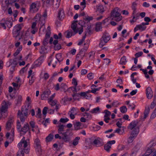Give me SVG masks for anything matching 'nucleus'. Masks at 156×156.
<instances>
[{"instance_id": "1", "label": "nucleus", "mask_w": 156, "mask_h": 156, "mask_svg": "<svg viewBox=\"0 0 156 156\" xmlns=\"http://www.w3.org/2000/svg\"><path fill=\"white\" fill-rule=\"evenodd\" d=\"M28 108L26 106H22L21 111L19 110L17 113L18 117L19 118L21 122H23L28 115Z\"/></svg>"}, {"instance_id": "2", "label": "nucleus", "mask_w": 156, "mask_h": 156, "mask_svg": "<svg viewBox=\"0 0 156 156\" xmlns=\"http://www.w3.org/2000/svg\"><path fill=\"white\" fill-rule=\"evenodd\" d=\"M62 140L65 142H69L71 140V137L73 135L72 130L70 129H67L65 131L62 133Z\"/></svg>"}, {"instance_id": "3", "label": "nucleus", "mask_w": 156, "mask_h": 156, "mask_svg": "<svg viewBox=\"0 0 156 156\" xmlns=\"http://www.w3.org/2000/svg\"><path fill=\"white\" fill-rule=\"evenodd\" d=\"M1 105L2 106L0 109V114L2 117L5 118L7 117L8 115V103L5 101H4Z\"/></svg>"}, {"instance_id": "4", "label": "nucleus", "mask_w": 156, "mask_h": 156, "mask_svg": "<svg viewBox=\"0 0 156 156\" xmlns=\"http://www.w3.org/2000/svg\"><path fill=\"white\" fill-rule=\"evenodd\" d=\"M77 22V20L74 21L71 24V28L75 34L78 32L79 34H81L83 31V26L81 25L80 27L77 28L76 23Z\"/></svg>"}, {"instance_id": "5", "label": "nucleus", "mask_w": 156, "mask_h": 156, "mask_svg": "<svg viewBox=\"0 0 156 156\" xmlns=\"http://www.w3.org/2000/svg\"><path fill=\"white\" fill-rule=\"evenodd\" d=\"M139 132V130L138 128L135 129L132 131L130 136L127 139V142L128 144L131 143L133 141V139L136 136Z\"/></svg>"}, {"instance_id": "6", "label": "nucleus", "mask_w": 156, "mask_h": 156, "mask_svg": "<svg viewBox=\"0 0 156 156\" xmlns=\"http://www.w3.org/2000/svg\"><path fill=\"white\" fill-rule=\"evenodd\" d=\"M29 142L30 140L29 139L25 140V138L24 136L21 139L20 142L18 143V147L19 148H20L22 146V144H23L24 149H26V148L27 147L28 145L30 143Z\"/></svg>"}, {"instance_id": "7", "label": "nucleus", "mask_w": 156, "mask_h": 156, "mask_svg": "<svg viewBox=\"0 0 156 156\" xmlns=\"http://www.w3.org/2000/svg\"><path fill=\"white\" fill-rule=\"evenodd\" d=\"M38 1L32 2L30 5V12L32 13L37 12L39 10V7L37 6L38 3Z\"/></svg>"}, {"instance_id": "8", "label": "nucleus", "mask_w": 156, "mask_h": 156, "mask_svg": "<svg viewBox=\"0 0 156 156\" xmlns=\"http://www.w3.org/2000/svg\"><path fill=\"white\" fill-rule=\"evenodd\" d=\"M139 121L137 120H135L132 121L129 125L127 128L131 130H133L135 129L138 128L139 130V128L138 127H136Z\"/></svg>"}, {"instance_id": "9", "label": "nucleus", "mask_w": 156, "mask_h": 156, "mask_svg": "<svg viewBox=\"0 0 156 156\" xmlns=\"http://www.w3.org/2000/svg\"><path fill=\"white\" fill-rule=\"evenodd\" d=\"M110 37L108 33L105 31L103 34L101 39L105 43H106L110 40Z\"/></svg>"}, {"instance_id": "10", "label": "nucleus", "mask_w": 156, "mask_h": 156, "mask_svg": "<svg viewBox=\"0 0 156 156\" xmlns=\"http://www.w3.org/2000/svg\"><path fill=\"white\" fill-rule=\"evenodd\" d=\"M121 14L119 13V9L118 7H116L112 10L111 13V16L113 18L114 17H118Z\"/></svg>"}, {"instance_id": "11", "label": "nucleus", "mask_w": 156, "mask_h": 156, "mask_svg": "<svg viewBox=\"0 0 156 156\" xmlns=\"http://www.w3.org/2000/svg\"><path fill=\"white\" fill-rule=\"evenodd\" d=\"M146 93L147 98L148 99H151L153 97V92L150 87H148L146 90Z\"/></svg>"}, {"instance_id": "12", "label": "nucleus", "mask_w": 156, "mask_h": 156, "mask_svg": "<svg viewBox=\"0 0 156 156\" xmlns=\"http://www.w3.org/2000/svg\"><path fill=\"white\" fill-rule=\"evenodd\" d=\"M29 151L30 149L28 147H27V149H21L20 150L18 151L17 156H24V153H25L26 154H28Z\"/></svg>"}, {"instance_id": "13", "label": "nucleus", "mask_w": 156, "mask_h": 156, "mask_svg": "<svg viewBox=\"0 0 156 156\" xmlns=\"http://www.w3.org/2000/svg\"><path fill=\"white\" fill-rule=\"evenodd\" d=\"M13 117H10L9 118L8 121L6 123V128L8 130H9L11 128V124L13 122Z\"/></svg>"}, {"instance_id": "14", "label": "nucleus", "mask_w": 156, "mask_h": 156, "mask_svg": "<svg viewBox=\"0 0 156 156\" xmlns=\"http://www.w3.org/2000/svg\"><path fill=\"white\" fill-rule=\"evenodd\" d=\"M146 26L142 25V23L141 24L137 25L136 26V27L134 28V31L135 32L138 30L144 31L146 29Z\"/></svg>"}, {"instance_id": "15", "label": "nucleus", "mask_w": 156, "mask_h": 156, "mask_svg": "<svg viewBox=\"0 0 156 156\" xmlns=\"http://www.w3.org/2000/svg\"><path fill=\"white\" fill-rule=\"evenodd\" d=\"M58 40H55L53 42V44L54 45V49L55 51L61 49V45L58 43Z\"/></svg>"}, {"instance_id": "16", "label": "nucleus", "mask_w": 156, "mask_h": 156, "mask_svg": "<svg viewBox=\"0 0 156 156\" xmlns=\"http://www.w3.org/2000/svg\"><path fill=\"white\" fill-rule=\"evenodd\" d=\"M65 126L63 124H60L58 126V132L60 134H62L63 132H64V129Z\"/></svg>"}, {"instance_id": "17", "label": "nucleus", "mask_w": 156, "mask_h": 156, "mask_svg": "<svg viewBox=\"0 0 156 156\" xmlns=\"http://www.w3.org/2000/svg\"><path fill=\"white\" fill-rule=\"evenodd\" d=\"M104 143L101 142L97 139H95L93 141L92 144L97 147H100L104 145Z\"/></svg>"}, {"instance_id": "18", "label": "nucleus", "mask_w": 156, "mask_h": 156, "mask_svg": "<svg viewBox=\"0 0 156 156\" xmlns=\"http://www.w3.org/2000/svg\"><path fill=\"white\" fill-rule=\"evenodd\" d=\"M29 129V124L26 123L24 124L22 128L20 131L23 132L24 134H25Z\"/></svg>"}, {"instance_id": "19", "label": "nucleus", "mask_w": 156, "mask_h": 156, "mask_svg": "<svg viewBox=\"0 0 156 156\" xmlns=\"http://www.w3.org/2000/svg\"><path fill=\"white\" fill-rule=\"evenodd\" d=\"M4 21L5 22V24L7 26V27L9 28H11L12 25V22L11 21L9 20H5V19H3L1 20V21Z\"/></svg>"}, {"instance_id": "20", "label": "nucleus", "mask_w": 156, "mask_h": 156, "mask_svg": "<svg viewBox=\"0 0 156 156\" xmlns=\"http://www.w3.org/2000/svg\"><path fill=\"white\" fill-rule=\"evenodd\" d=\"M64 14L63 11L62 9H59V10L58 17L59 20H61L64 18Z\"/></svg>"}, {"instance_id": "21", "label": "nucleus", "mask_w": 156, "mask_h": 156, "mask_svg": "<svg viewBox=\"0 0 156 156\" xmlns=\"http://www.w3.org/2000/svg\"><path fill=\"white\" fill-rule=\"evenodd\" d=\"M96 7L97 11H98L100 13H103L105 11L104 8L102 5H97Z\"/></svg>"}, {"instance_id": "22", "label": "nucleus", "mask_w": 156, "mask_h": 156, "mask_svg": "<svg viewBox=\"0 0 156 156\" xmlns=\"http://www.w3.org/2000/svg\"><path fill=\"white\" fill-rule=\"evenodd\" d=\"M150 111V108L149 107H148L147 108H146L144 112V116L143 118V120H144L148 116V114Z\"/></svg>"}, {"instance_id": "23", "label": "nucleus", "mask_w": 156, "mask_h": 156, "mask_svg": "<svg viewBox=\"0 0 156 156\" xmlns=\"http://www.w3.org/2000/svg\"><path fill=\"white\" fill-rule=\"evenodd\" d=\"M150 111V108L149 107H148L147 108H146L144 112V116L143 118V120H144L148 116V114Z\"/></svg>"}, {"instance_id": "24", "label": "nucleus", "mask_w": 156, "mask_h": 156, "mask_svg": "<svg viewBox=\"0 0 156 156\" xmlns=\"http://www.w3.org/2000/svg\"><path fill=\"white\" fill-rule=\"evenodd\" d=\"M75 130H77L80 129L82 123L80 122H77L74 124Z\"/></svg>"}, {"instance_id": "25", "label": "nucleus", "mask_w": 156, "mask_h": 156, "mask_svg": "<svg viewBox=\"0 0 156 156\" xmlns=\"http://www.w3.org/2000/svg\"><path fill=\"white\" fill-rule=\"evenodd\" d=\"M51 93V91L49 90H47L43 92L41 95V98H43L44 97H47Z\"/></svg>"}, {"instance_id": "26", "label": "nucleus", "mask_w": 156, "mask_h": 156, "mask_svg": "<svg viewBox=\"0 0 156 156\" xmlns=\"http://www.w3.org/2000/svg\"><path fill=\"white\" fill-rule=\"evenodd\" d=\"M53 138L54 135L50 133L45 138L46 142H48L51 141Z\"/></svg>"}, {"instance_id": "27", "label": "nucleus", "mask_w": 156, "mask_h": 156, "mask_svg": "<svg viewBox=\"0 0 156 156\" xmlns=\"http://www.w3.org/2000/svg\"><path fill=\"white\" fill-rule=\"evenodd\" d=\"M137 3L135 2H133L132 4V5L131 6V8L133 10V12L132 13L133 15H134L136 13V6H137Z\"/></svg>"}, {"instance_id": "28", "label": "nucleus", "mask_w": 156, "mask_h": 156, "mask_svg": "<svg viewBox=\"0 0 156 156\" xmlns=\"http://www.w3.org/2000/svg\"><path fill=\"white\" fill-rule=\"evenodd\" d=\"M67 86L66 83H62L61 85L60 88L61 91H63L65 92L66 91Z\"/></svg>"}, {"instance_id": "29", "label": "nucleus", "mask_w": 156, "mask_h": 156, "mask_svg": "<svg viewBox=\"0 0 156 156\" xmlns=\"http://www.w3.org/2000/svg\"><path fill=\"white\" fill-rule=\"evenodd\" d=\"M102 27L101 26V23L99 22L97 23L96 25L95 30L98 32L101 29Z\"/></svg>"}, {"instance_id": "30", "label": "nucleus", "mask_w": 156, "mask_h": 156, "mask_svg": "<svg viewBox=\"0 0 156 156\" xmlns=\"http://www.w3.org/2000/svg\"><path fill=\"white\" fill-rule=\"evenodd\" d=\"M22 101V97L20 95H19L18 96L17 99H16V105H20L21 102Z\"/></svg>"}, {"instance_id": "31", "label": "nucleus", "mask_w": 156, "mask_h": 156, "mask_svg": "<svg viewBox=\"0 0 156 156\" xmlns=\"http://www.w3.org/2000/svg\"><path fill=\"white\" fill-rule=\"evenodd\" d=\"M126 57L124 56L121 58L119 63L121 65H124L126 64Z\"/></svg>"}, {"instance_id": "32", "label": "nucleus", "mask_w": 156, "mask_h": 156, "mask_svg": "<svg viewBox=\"0 0 156 156\" xmlns=\"http://www.w3.org/2000/svg\"><path fill=\"white\" fill-rule=\"evenodd\" d=\"M78 112V110L77 108L73 107L72 108L71 110L69 111L68 112L69 113H70L76 115Z\"/></svg>"}, {"instance_id": "33", "label": "nucleus", "mask_w": 156, "mask_h": 156, "mask_svg": "<svg viewBox=\"0 0 156 156\" xmlns=\"http://www.w3.org/2000/svg\"><path fill=\"white\" fill-rule=\"evenodd\" d=\"M153 151L151 148L148 147V149L146 152L142 156H148L150 155L152 152Z\"/></svg>"}, {"instance_id": "34", "label": "nucleus", "mask_w": 156, "mask_h": 156, "mask_svg": "<svg viewBox=\"0 0 156 156\" xmlns=\"http://www.w3.org/2000/svg\"><path fill=\"white\" fill-rule=\"evenodd\" d=\"M83 116H86V118L87 119V120H90L92 118V116L89 113H87L85 112L83 113Z\"/></svg>"}, {"instance_id": "35", "label": "nucleus", "mask_w": 156, "mask_h": 156, "mask_svg": "<svg viewBox=\"0 0 156 156\" xmlns=\"http://www.w3.org/2000/svg\"><path fill=\"white\" fill-rule=\"evenodd\" d=\"M36 77L34 75H32L31 77V79L29 80V84L31 85L34 82Z\"/></svg>"}, {"instance_id": "36", "label": "nucleus", "mask_w": 156, "mask_h": 156, "mask_svg": "<svg viewBox=\"0 0 156 156\" xmlns=\"http://www.w3.org/2000/svg\"><path fill=\"white\" fill-rule=\"evenodd\" d=\"M156 145V140H152L151 141L149 144L148 145L149 146L148 147L150 148L154 146H155Z\"/></svg>"}, {"instance_id": "37", "label": "nucleus", "mask_w": 156, "mask_h": 156, "mask_svg": "<svg viewBox=\"0 0 156 156\" xmlns=\"http://www.w3.org/2000/svg\"><path fill=\"white\" fill-rule=\"evenodd\" d=\"M80 137H76L73 141V144L74 146L77 145L78 143V140L80 139Z\"/></svg>"}, {"instance_id": "38", "label": "nucleus", "mask_w": 156, "mask_h": 156, "mask_svg": "<svg viewBox=\"0 0 156 156\" xmlns=\"http://www.w3.org/2000/svg\"><path fill=\"white\" fill-rule=\"evenodd\" d=\"M121 112L122 113H125L127 111V108L125 106H123L121 107L120 108Z\"/></svg>"}, {"instance_id": "39", "label": "nucleus", "mask_w": 156, "mask_h": 156, "mask_svg": "<svg viewBox=\"0 0 156 156\" xmlns=\"http://www.w3.org/2000/svg\"><path fill=\"white\" fill-rule=\"evenodd\" d=\"M100 108L97 107L91 110L90 112L92 113H96L99 112Z\"/></svg>"}, {"instance_id": "40", "label": "nucleus", "mask_w": 156, "mask_h": 156, "mask_svg": "<svg viewBox=\"0 0 156 156\" xmlns=\"http://www.w3.org/2000/svg\"><path fill=\"white\" fill-rule=\"evenodd\" d=\"M62 58V54L61 53H58L56 54V58L58 62H60L62 60H60Z\"/></svg>"}, {"instance_id": "41", "label": "nucleus", "mask_w": 156, "mask_h": 156, "mask_svg": "<svg viewBox=\"0 0 156 156\" xmlns=\"http://www.w3.org/2000/svg\"><path fill=\"white\" fill-rule=\"evenodd\" d=\"M34 143L35 145V147H37L41 146L40 142L38 139H36L34 141Z\"/></svg>"}, {"instance_id": "42", "label": "nucleus", "mask_w": 156, "mask_h": 156, "mask_svg": "<svg viewBox=\"0 0 156 156\" xmlns=\"http://www.w3.org/2000/svg\"><path fill=\"white\" fill-rule=\"evenodd\" d=\"M111 148V145L108 144V143L105 144L104 146V149L107 151L108 152L110 151V149Z\"/></svg>"}, {"instance_id": "43", "label": "nucleus", "mask_w": 156, "mask_h": 156, "mask_svg": "<svg viewBox=\"0 0 156 156\" xmlns=\"http://www.w3.org/2000/svg\"><path fill=\"white\" fill-rule=\"evenodd\" d=\"M9 63L10 64L9 65L8 67H9L12 64L14 65L15 66L17 64V63L16 62V61L15 59L13 60L12 59H10L9 61Z\"/></svg>"}, {"instance_id": "44", "label": "nucleus", "mask_w": 156, "mask_h": 156, "mask_svg": "<svg viewBox=\"0 0 156 156\" xmlns=\"http://www.w3.org/2000/svg\"><path fill=\"white\" fill-rule=\"evenodd\" d=\"M20 33V32L14 29L13 30V34L14 35V37H16L19 35Z\"/></svg>"}, {"instance_id": "45", "label": "nucleus", "mask_w": 156, "mask_h": 156, "mask_svg": "<svg viewBox=\"0 0 156 156\" xmlns=\"http://www.w3.org/2000/svg\"><path fill=\"white\" fill-rule=\"evenodd\" d=\"M86 33L85 34V35L83 36L82 38L80 40V41L79 42L78 44V45H81L84 42L85 40V38H86Z\"/></svg>"}, {"instance_id": "46", "label": "nucleus", "mask_w": 156, "mask_h": 156, "mask_svg": "<svg viewBox=\"0 0 156 156\" xmlns=\"http://www.w3.org/2000/svg\"><path fill=\"white\" fill-rule=\"evenodd\" d=\"M125 146L123 145H119L118 147V149L119 151H121L124 150Z\"/></svg>"}, {"instance_id": "47", "label": "nucleus", "mask_w": 156, "mask_h": 156, "mask_svg": "<svg viewBox=\"0 0 156 156\" xmlns=\"http://www.w3.org/2000/svg\"><path fill=\"white\" fill-rule=\"evenodd\" d=\"M105 114L104 117L105 118L108 117L111 114V113L110 112L107 110H105L104 111Z\"/></svg>"}, {"instance_id": "48", "label": "nucleus", "mask_w": 156, "mask_h": 156, "mask_svg": "<svg viewBox=\"0 0 156 156\" xmlns=\"http://www.w3.org/2000/svg\"><path fill=\"white\" fill-rule=\"evenodd\" d=\"M66 33H67V34L66 37L67 38H69L71 37L72 35L73 32L72 31H66Z\"/></svg>"}, {"instance_id": "49", "label": "nucleus", "mask_w": 156, "mask_h": 156, "mask_svg": "<svg viewBox=\"0 0 156 156\" xmlns=\"http://www.w3.org/2000/svg\"><path fill=\"white\" fill-rule=\"evenodd\" d=\"M16 127L20 131L22 129L21 125L20 124V122H19V120H18L17 122Z\"/></svg>"}, {"instance_id": "50", "label": "nucleus", "mask_w": 156, "mask_h": 156, "mask_svg": "<svg viewBox=\"0 0 156 156\" xmlns=\"http://www.w3.org/2000/svg\"><path fill=\"white\" fill-rule=\"evenodd\" d=\"M41 110L40 108L38 109L36 117L39 118H41Z\"/></svg>"}, {"instance_id": "51", "label": "nucleus", "mask_w": 156, "mask_h": 156, "mask_svg": "<svg viewBox=\"0 0 156 156\" xmlns=\"http://www.w3.org/2000/svg\"><path fill=\"white\" fill-rule=\"evenodd\" d=\"M36 151L38 152L39 155L41 156L42 154V149H41V146L36 147Z\"/></svg>"}, {"instance_id": "52", "label": "nucleus", "mask_w": 156, "mask_h": 156, "mask_svg": "<svg viewBox=\"0 0 156 156\" xmlns=\"http://www.w3.org/2000/svg\"><path fill=\"white\" fill-rule=\"evenodd\" d=\"M21 25L20 24H18L16 26H15V27L14 28V29L15 30H17L18 31H19L20 32V30L21 29Z\"/></svg>"}, {"instance_id": "53", "label": "nucleus", "mask_w": 156, "mask_h": 156, "mask_svg": "<svg viewBox=\"0 0 156 156\" xmlns=\"http://www.w3.org/2000/svg\"><path fill=\"white\" fill-rule=\"evenodd\" d=\"M93 73H88L87 75V77L89 80H91L93 78Z\"/></svg>"}, {"instance_id": "54", "label": "nucleus", "mask_w": 156, "mask_h": 156, "mask_svg": "<svg viewBox=\"0 0 156 156\" xmlns=\"http://www.w3.org/2000/svg\"><path fill=\"white\" fill-rule=\"evenodd\" d=\"M22 48H18L16 52L14 54V56H16L20 53V51L21 50Z\"/></svg>"}, {"instance_id": "55", "label": "nucleus", "mask_w": 156, "mask_h": 156, "mask_svg": "<svg viewBox=\"0 0 156 156\" xmlns=\"http://www.w3.org/2000/svg\"><path fill=\"white\" fill-rule=\"evenodd\" d=\"M156 117V108L154 111L151 116V118L154 119Z\"/></svg>"}, {"instance_id": "56", "label": "nucleus", "mask_w": 156, "mask_h": 156, "mask_svg": "<svg viewBox=\"0 0 156 156\" xmlns=\"http://www.w3.org/2000/svg\"><path fill=\"white\" fill-rule=\"evenodd\" d=\"M69 119H68L66 118V119L61 118L60 120V122H61L65 123L69 121Z\"/></svg>"}, {"instance_id": "57", "label": "nucleus", "mask_w": 156, "mask_h": 156, "mask_svg": "<svg viewBox=\"0 0 156 156\" xmlns=\"http://www.w3.org/2000/svg\"><path fill=\"white\" fill-rule=\"evenodd\" d=\"M45 50L46 48H45V46H41L40 52L41 54L44 53L45 52Z\"/></svg>"}, {"instance_id": "58", "label": "nucleus", "mask_w": 156, "mask_h": 156, "mask_svg": "<svg viewBox=\"0 0 156 156\" xmlns=\"http://www.w3.org/2000/svg\"><path fill=\"white\" fill-rule=\"evenodd\" d=\"M48 108L47 107H44L42 111V113L44 115H46L47 113V111L48 109Z\"/></svg>"}, {"instance_id": "59", "label": "nucleus", "mask_w": 156, "mask_h": 156, "mask_svg": "<svg viewBox=\"0 0 156 156\" xmlns=\"http://www.w3.org/2000/svg\"><path fill=\"white\" fill-rule=\"evenodd\" d=\"M117 102L118 101H114L112 103V106L115 107H117L118 105H120V103Z\"/></svg>"}, {"instance_id": "60", "label": "nucleus", "mask_w": 156, "mask_h": 156, "mask_svg": "<svg viewBox=\"0 0 156 156\" xmlns=\"http://www.w3.org/2000/svg\"><path fill=\"white\" fill-rule=\"evenodd\" d=\"M68 98H64L62 100L61 102L64 105H66V102L68 101Z\"/></svg>"}, {"instance_id": "61", "label": "nucleus", "mask_w": 156, "mask_h": 156, "mask_svg": "<svg viewBox=\"0 0 156 156\" xmlns=\"http://www.w3.org/2000/svg\"><path fill=\"white\" fill-rule=\"evenodd\" d=\"M113 18H115L114 19L116 21L119 22L120 21L122 20V16L121 15L119 16H118V17H114Z\"/></svg>"}, {"instance_id": "62", "label": "nucleus", "mask_w": 156, "mask_h": 156, "mask_svg": "<svg viewBox=\"0 0 156 156\" xmlns=\"http://www.w3.org/2000/svg\"><path fill=\"white\" fill-rule=\"evenodd\" d=\"M143 54V53L142 52L140 51L136 53L135 55L136 56V58H137L141 56Z\"/></svg>"}, {"instance_id": "63", "label": "nucleus", "mask_w": 156, "mask_h": 156, "mask_svg": "<svg viewBox=\"0 0 156 156\" xmlns=\"http://www.w3.org/2000/svg\"><path fill=\"white\" fill-rule=\"evenodd\" d=\"M72 83L74 85L75 87H76L77 85V82L76 79L75 78H73Z\"/></svg>"}, {"instance_id": "64", "label": "nucleus", "mask_w": 156, "mask_h": 156, "mask_svg": "<svg viewBox=\"0 0 156 156\" xmlns=\"http://www.w3.org/2000/svg\"><path fill=\"white\" fill-rule=\"evenodd\" d=\"M48 39L45 38V39L43 40V42L44 46H45L48 44Z\"/></svg>"}]
</instances>
